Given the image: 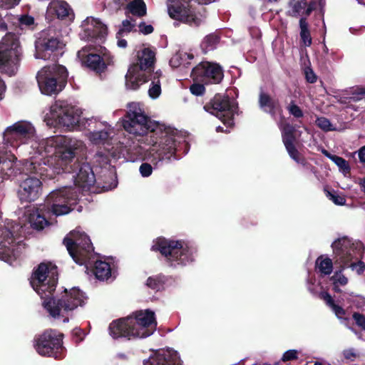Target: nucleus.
I'll use <instances>...</instances> for the list:
<instances>
[{"label":"nucleus","mask_w":365,"mask_h":365,"mask_svg":"<svg viewBox=\"0 0 365 365\" xmlns=\"http://www.w3.org/2000/svg\"><path fill=\"white\" fill-rule=\"evenodd\" d=\"M4 143L18 149L30 144V160L24 165L26 174L52 179L63 172H71L68 165L85 148L83 141L65 135L40 139L34 125L21 120L7 126L3 133Z\"/></svg>","instance_id":"f257e3e1"},{"label":"nucleus","mask_w":365,"mask_h":365,"mask_svg":"<svg viewBox=\"0 0 365 365\" xmlns=\"http://www.w3.org/2000/svg\"><path fill=\"white\" fill-rule=\"evenodd\" d=\"M124 130L132 134L138 143L150 148H134V153L158 167L164 163L177 160L176 129L152 121L145 114L139 103L128 105V111L122 120Z\"/></svg>","instance_id":"f03ea898"},{"label":"nucleus","mask_w":365,"mask_h":365,"mask_svg":"<svg viewBox=\"0 0 365 365\" xmlns=\"http://www.w3.org/2000/svg\"><path fill=\"white\" fill-rule=\"evenodd\" d=\"M156 326L153 312L140 310L128 317L113 321L109 326V333L113 339L145 338L154 333Z\"/></svg>","instance_id":"7ed1b4c3"},{"label":"nucleus","mask_w":365,"mask_h":365,"mask_svg":"<svg viewBox=\"0 0 365 365\" xmlns=\"http://www.w3.org/2000/svg\"><path fill=\"white\" fill-rule=\"evenodd\" d=\"M81 114L80 108L66 101H57L44 111L43 121L49 127L83 130V124L88 118H81Z\"/></svg>","instance_id":"20e7f679"},{"label":"nucleus","mask_w":365,"mask_h":365,"mask_svg":"<svg viewBox=\"0 0 365 365\" xmlns=\"http://www.w3.org/2000/svg\"><path fill=\"white\" fill-rule=\"evenodd\" d=\"M332 248L335 255V263L339 264L341 269L336 271L331 277L333 289L340 292V287H344L348 283V278L342 274V270L353 259H358L362 255V245L361 242H353L350 239L344 237L335 240L332 243Z\"/></svg>","instance_id":"39448f33"},{"label":"nucleus","mask_w":365,"mask_h":365,"mask_svg":"<svg viewBox=\"0 0 365 365\" xmlns=\"http://www.w3.org/2000/svg\"><path fill=\"white\" fill-rule=\"evenodd\" d=\"M58 282V271L51 262L41 263L34 271L30 284L42 300L44 307L46 302L53 304L56 299L52 297Z\"/></svg>","instance_id":"423d86ee"},{"label":"nucleus","mask_w":365,"mask_h":365,"mask_svg":"<svg viewBox=\"0 0 365 365\" xmlns=\"http://www.w3.org/2000/svg\"><path fill=\"white\" fill-rule=\"evenodd\" d=\"M173 267L185 266L194 260V249L183 240L158 238L152 246Z\"/></svg>","instance_id":"0eeeda50"},{"label":"nucleus","mask_w":365,"mask_h":365,"mask_svg":"<svg viewBox=\"0 0 365 365\" xmlns=\"http://www.w3.org/2000/svg\"><path fill=\"white\" fill-rule=\"evenodd\" d=\"M87 300V297L77 287L67 290L61 298L56 299L53 304L46 302L44 309L54 319H62L63 322H68L69 314L78 308L83 307Z\"/></svg>","instance_id":"6e6552de"},{"label":"nucleus","mask_w":365,"mask_h":365,"mask_svg":"<svg viewBox=\"0 0 365 365\" xmlns=\"http://www.w3.org/2000/svg\"><path fill=\"white\" fill-rule=\"evenodd\" d=\"M22 50L19 37L7 33L0 41V70L10 76L16 73Z\"/></svg>","instance_id":"1a4fd4ad"},{"label":"nucleus","mask_w":365,"mask_h":365,"mask_svg":"<svg viewBox=\"0 0 365 365\" xmlns=\"http://www.w3.org/2000/svg\"><path fill=\"white\" fill-rule=\"evenodd\" d=\"M78 195L75 188L62 187L51 191L46 197L43 207L56 216L67 215L75 208Z\"/></svg>","instance_id":"9d476101"},{"label":"nucleus","mask_w":365,"mask_h":365,"mask_svg":"<svg viewBox=\"0 0 365 365\" xmlns=\"http://www.w3.org/2000/svg\"><path fill=\"white\" fill-rule=\"evenodd\" d=\"M68 76L66 67L54 64L43 67L36 75V80L41 93L47 96L57 94L63 87Z\"/></svg>","instance_id":"9b49d317"},{"label":"nucleus","mask_w":365,"mask_h":365,"mask_svg":"<svg viewBox=\"0 0 365 365\" xmlns=\"http://www.w3.org/2000/svg\"><path fill=\"white\" fill-rule=\"evenodd\" d=\"M63 243L73 261L80 264L88 267L90 255L93 248L89 237L79 230H76L69 233Z\"/></svg>","instance_id":"f8f14e48"},{"label":"nucleus","mask_w":365,"mask_h":365,"mask_svg":"<svg viewBox=\"0 0 365 365\" xmlns=\"http://www.w3.org/2000/svg\"><path fill=\"white\" fill-rule=\"evenodd\" d=\"M204 109L221 120L228 128L234 125L233 117L237 113V103L234 98L217 94L209 104L204 106Z\"/></svg>","instance_id":"ddd939ff"},{"label":"nucleus","mask_w":365,"mask_h":365,"mask_svg":"<svg viewBox=\"0 0 365 365\" xmlns=\"http://www.w3.org/2000/svg\"><path fill=\"white\" fill-rule=\"evenodd\" d=\"M62 340V334L56 330H47L35 338L34 347L41 356L61 359L64 356Z\"/></svg>","instance_id":"4468645a"},{"label":"nucleus","mask_w":365,"mask_h":365,"mask_svg":"<svg viewBox=\"0 0 365 365\" xmlns=\"http://www.w3.org/2000/svg\"><path fill=\"white\" fill-rule=\"evenodd\" d=\"M77 56L83 67L96 73L104 71L107 64L111 61L110 53L105 47L102 46L98 48H83L78 52Z\"/></svg>","instance_id":"2eb2a0df"},{"label":"nucleus","mask_w":365,"mask_h":365,"mask_svg":"<svg viewBox=\"0 0 365 365\" xmlns=\"http://www.w3.org/2000/svg\"><path fill=\"white\" fill-rule=\"evenodd\" d=\"M192 0H168L167 6L169 16L175 20L187 23L191 26H199L202 21L201 16L195 12Z\"/></svg>","instance_id":"dca6fc26"},{"label":"nucleus","mask_w":365,"mask_h":365,"mask_svg":"<svg viewBox=\"0 0 365 365\" xmlns=\"http://www.w3.org/2000/svg\"><path fill=\"white\" fill-rule=\"evenodd\" d=\"M83 125V130L88 131L86 136L91 143L94 145H108L115 135L113 127L105 121L98 120L96 118H88Z\"/></svg>","instance_id":"f3484780"},{"label":"nucleus","mask_w":365,"mask_h":365,"mask_svg":"<svg viewBox=\"0 0 365 365\" xmlns=\"http://www.w3.org/2000/svg\"><path fill=\"white\" fill-rule=\"evenodd\" d=\"M65 44L60 39L54 29L42 31L36 41V58L47 59L55 51H62Z\"/></svg>","instance_id":"a211bd4d"},{"label":"nucleus","mask_w":365,"mask_h":365,"mask_svg":"<svg viewBox=\"0 0 365 365\" xmlns=\"http://www.w3.org/2000/svg\"><path fill=\"white\" fill-rule=\"evenodd\" d=\"M192 76L194 81L203 84L218 83L223 78V71L217 63L202 61L192 69Z\"/></svg>","instance_id":"6ab92c4d"},{"label":"nucleus","mask_w":365,"mask_h":365,"mask_svg":"<svg viewBox=\"0 0 365 365\" xmlns=\"http://www.w3.org/2000/svg\"><path fill=\"white\" fill-rule=\"evenodd\" d=\"M20 245L14 244L13 233L7 227H0V259L13 264L19 256Z\"/></svg>","instance_id":"aec40b11"},{"label":"nucleus","mask_w":365,"mask_h":365,"mask_svg":"<svg viewBox=\"0 0 365 365\" xmlns=\"http://www.w3.org/2000/svg\"><path fill=\"white\" fill-rule=\"evenodd\" d=\"M41 182L36 177H29L24 180L18 190L21 201L31 202L38 197L41 193Z\"/></svg>","instance_id":"412c9836"},{"label":"nucleus","mask_w":365,"mask_h":365,"mask_svg":"<svg viewBox=\"0 0 365 365\" xmlns=\"http://www.w3.org/2000/svg\"><path fill=\"white\" fill-rule=\"evenodd\" d=\"M279 127L282 132L283 143L289 157L296 163L304 165L306 163L305 160L299 158V153L294 145L295 140L294 127L288 123H282L279 125Z\"/></svg>","instance_id":"4be33fe9"},{"label":"nucleus","mask_w":365,"mask_h":365,"mask_svg":"<svg viewBox=\"0 0 365 365\" xmlns=\"http://www.w3.org/2000/svg\"><path fill=\"white\" fill-rule=\"evenodd\" d=\"M44 212H47V209L43 207V205H40L39 207H29L25 211L24 217L31 227L41 230L48 225Z\"/></svg>","instance_id":"5701e85b"},{"label":"nucleus","mask_w":365,"mask_h":365,"mask_svg":"<svg viewBox=\"0 0 365 365\" xmlns=\"http://www.w3.org/2000/svg\"><path fill=\"white\" fill-rule=\"evenodd\" d=\"M81 27L88 38L101 39L107 34L106 25L92 16L87 17L82 22Z\"/></svg>","instance_id":"b1692460"},{"label":"nucleus","mask_w":365,"mask_h":365,"mask_svg":"<svg viewBox=\"0 0 365 365\" xmlns=\"http://www.w3.org/2000/svg\"><path fill=\"white\" fill-rule=\"evenodd\" d=\"M73 16L70 6L64 1L55 0L49 3L46 12V19L51 21L54 18L64 19Z\"/></svg>","instance_id":"393cba45"},{"label":"nucleus","mask_w":365,"mask_h":365,"mask_svg":"<svg viewBox=\"0 0 365 365\" xmlns=\"http://www.w3.org/2000/svg\"><path fill=\"white\" fill-rule=\"evenodd\" d=\"M150 365H181L178 352L173 349L160 350L148 359Z\"/></svg>","instance_id":"a878e982"},{"label":"nucleus","mask_w":365,"mask_h":365,"mask_svg":"<svg viewBox=\"0 0 365 365\" xmlns=\"http://www.w3.org/2000/svg\"><path fill=\"white\" fill-rule=\"evenodd\" d=\"M78 171L73 175L75 184L83 188H89L96 181L94 173L88 163L78 165Z\"/></svg>","instance_id":"bb28decb"},{"label":"nucleus","mask_w":365,"mask_h":365,"mask_svg":"<svg viewBox=\"0 0 365 365\" xmlns=\"http://www.w3.org/2000/svg\"><path fill=\"white\" fill-rule=\"evenodd\" d=\"M148 81L144 72L140 71L138 65H132L125 76V86L128 89L136 90L140 85Z\"/></svg>","instance_id":"cd10ccee"},{"label":"nucleus","mask_w":365,"mask_h":365,"mask_svg":"<svg viewBox=\"0 0 365 365\" xmlns=\"http://www.w3.org/2000/svg\"><path fill=\"white\" fill-rule=\"evenodd\" d=\"M316 3L310 1L308 3L307 0H290L289 4V13L293 16H309L315 9Z\"/></svg>","instance_id":"c85d7f7f"},{"label":"nucleus","mask_w":365,"mask_h":365,"mask_svg":"<svg viewBox=\"0 0 365 365\" xmlns=\"http://www.w3.org/2000/svg\"><path fill=\"white\" fill-rule=\"evenodd\" d=\"M138 63L140 71L144 72L150 71L153 68L155 62V53L149 48H144L139 51L137 54Z\"/></svg>","instance_id":"c756f323"},{"label":"nucleus","mask_w":365,"mask_h":365,"mask_svg":"<svg viewBox=\"0 0 365 365\" xmlns=\"http://www.w3.org/2000/svg\"><path fill=\"white\" fill-rule=\"evenodd\" d=\"M259 105L263 111L269 113L272 116H274L279 108L278 101L264 92L259 94Z\"/></svg>","instance_id":"7c9ffc66"},{"label":"nucleus","mask_w":365,"mask_h":365,"mask_svg":"<svg viewBox=\"0 0 365 365\" xmlns=\"http://www.w3.org/2000/svg\"><path fill=\"white\" fill-rule=\"evenodd\" d=\"M194 56L192 53L184 51H178L171 57L170 60V65L173 68L187 66L190 64Z\"/></svg>","instance_id":"2f4dec72"},{"label":"nucleus","mask_w":365,"mask_h":365,"mask_svg":"<svg viewBox=\"0 0 365 365\" xmlns=\"http://www.w3.org/2000/svg\"><path fill=\"white\" fill-rule=\"evenodd\" d=\"M162 73L157 71L150 75L148 81H150V86L148 89V96L152 99H157L161 94L160 77Z\"/></svg>","instance_id":"473e14b6"},{"label":"nucleus","mask_w":365,"mask_h":365,"mask_svg":"<svg viewBox=\"0 0 365 365\" xmlns=\"http://www.w3.org/2000/svg\"><path fill=\"white\" fill-rule=\"evenodd\" d=\"M93 273L99 280H107L112 277V269L109 263L97 260L95 262Z\"/></svg>","instance_id":"72a5a7b5"},{"label":"nucleus","mask_w":365,"mask_h":365,"mask_svg":"<svg viewBox=\"0 0 365 365\" xmlns=\"http://www.w3.org/2000/svg\"><path fill=\"white\" fill-rule=\"evenodd\" d=\"M315 267L321 274L329 275L333 270V262L331 259L321 256L316 260Z\"/></svg>","instance_id":"f704fd0d"},{"label":"nucleus","mask_w":365,"mask_h":365,"mask_svg":"<svg viewBox=\"0 0 365 365\" xmlns=\"http://www.w3.org/2000/svg\"><path fill=\"white\" fill-rule=\"evenodd\" d=\"M299 28L300 38L302 44L306 47L310 46L312 42V37L309 30L308 23L304 17L301 18L299 20Z\"/></svg>","instance_id":"c9c22d12"},{"label":"nucleus","mask_w":365,"mask_h":365,"mask_svg":"<svg viewBox=\"0 0 365 365\" xmlns=\"http://www.w3.org/2000/svg\"><path fill=\"white\" fill-rule=\"evenodd\" d=\"M127 9L130 13L138 16H143L146 14V6L143 0H133L130 1Z\"/></svg>","instance_id":"e433bc0d"},{"label":"nucleus","mask_w":365,"mask_h":365,"mask_svg":"<svg viewBox=\"0 0 365 365\" xmlns=\"http://www.w3.org/2000/svg\"><path fill=\"white\" fill-rule=\"evenodd\" d=\"M218 43L219 36L215 34H210L203 38L200 46L202 51L207 53L216 48Z\"/></svg>","instance_id":"4c0bfd02"},{"label":"nucleus","mask_w":365,"mask_h":365,"mask_svg":"<svg viewBox=\"0 0 365 365\" xmlns=\"http://www.w3.org/2000/svg\"><path fill=\"white\" fill-rule=\"evenodd\" d=\"M165 282V277L163 275H155L150 277L146 281V285L155 290H160L163 287Z\"/></svg>","instance_id":"58836bf2"},{"label":"nucleus","mask_w":365,"mask_h":365,"mask_svg":"<svg viewBox=\"0 0 365 365\" xmlns=\"http://www.w3.org/2000/svg\"><path fill=\"white\" fill-rule=\"evenodd\" d=\"M135 25V21L131 19H125L123 21L122 25L116 34V38L123 37L130 32L134 29Z\"/></svg>","instance_id":"ea45409f"},{"label":"nucleus","mask_w":365,"mask_h":365,"mask_svg":"<svg viewBox=\"0 0 365 365\" xmlns=\"http://www.w3.org/2000/svg\"><path fill=\"white\" fill-rule=\"evenodd\" d=\"M316 125L324 132L336 130V128L332 125L330 120L325 117H318L316 119Z\"/></svg>","instance_id":"a19ab883"},{"label":"nucleus","mask_w":365,"mask_h":365,"mask_svg":"<svg viewBox=\"0 0 365 365\" xmlns=\"http://www.w3.org/2000/svg\"><path fill=\"white\" fill-rule=\"evenodd\" d=\"M334 159L332 162H334L339 170L344 174L346 175L350 171V166L348 162L341 157L336 155L335 157H332Z\"/></svg>","instance_id":"79ce46f5"},{"label":"nucleus","mask_w":365,"mask_h":365,"mask_svg":"<svg viewBox=\"0 0 365 365\" xmlns=\"http://www.w3.org/2000/svg\"><path fill=\"white\" fill-rule=\"evenodd\" d=\"M19 22L21 28H31L34 24V19L29 15H22L19 18Z\"/></svg>","instance_id":"37998d69"},{"label":"nucleus","mask_w":365,"mask_h":365,"mask_svg":"<svg viewBox=\"0 0 365 365\" xmlns=\"http://www.w3.org/2000/svg\"><path fill=\"white\" fill-rule=\"evenodd\" d=\"M298 358V351L296 349H289L285 351L282 357V361L284 362L288 361L295 360Z\"/></svg>","instance_id":"c03bdc74"},{"label":"nucleus","mask_w":365,"mask_h":365,"mask_svg":"<svg viewBox=\"0 0 365 365\" xmlns=\"http://www.w3.org/2000/svg\"><path fill=\"white\" fill-rule=\"evenodd\" d=\"M287 110L289 113L295 118H301L303 116V112L301 108L293 102L289 105Z\"/></svg>","instance_id":"a18cd8bd"},{"label":"nucleus","mask_w":365,"mask_h":365,"mask_svg":"<svg viewBox=\"0 0 365 365\" xmlns=\"http://www.w3.org/2000/svg\"><path fill=\"white\" fill-rule=\"evenodd\" d=\"M139 171L143 178H147L152 174L153 167L150 163H144L140 166Z\"/></svg>","instance_id":"49530a36"},{"label":"nucleus","mask_w":365,"mask_h":365,"mask_svg":"<svg viewBox=\"0 0 365 365\" xmlns=\"http://www.w3.org/2000/svg\"><path fill=\"white\" fill-rule=\"evenodd\" d=\"M327 197L336 205H343L346 202V200L343 196L327 192Z\"/></svg>","instance_id":"de8ad7c7"},{"label":"nucleus","mask_w":365,"mask_h":365,"mask_svg":"<svg viewBox=\"0 0 365 365\" xmlns=\"http://www.w3.org/2000/svg\"><path fill=\"white\" fill-rule=\"evenodd\" d=\"M190 92L195 96H201L205 92V87L202 83H193L190 87Z\"/></svg>","instance_id":"09e8293b"},{"label":"nucleus","mask_w":365,"mask_h":365,"mask_svg":"<svg viewBox=\"0 0 365 365\" xmlns=\"http://www.w3.org/2000/svg\"><path fill=\"white\" fill-rule=\"evenodd\" d=\"M353 318L355 320L356 324L362 329L365 330V316L360 313L355 312L353 314Z\"/></svg>","instance_id":"8fccbe9b"},{"label":"nucleus","mask_w":365,"mask_h":365,"mask_svg":"<svg viewBox=\"0 0 365 365\" xmlns=\"http://www.w3.org/2000/svg\"><path fill=\"white\" fill-rule=\"evenodd\" d=\"M21 0H0V7L11 9L19 4Z\"/></svg>","instance_id":"3c124183"},{"label":"nucleus","mask_w":365,"mask_h":365,"mask_svg":"<svg viewBox=\"0 0 365 365\" xmlns=\"http://www.w3.org/2000/svg\"><path fill=\"white\" fill-rule=\"evenodd\" d=\"M349 267L352 270L356 271L358 274H362L365 269V264L361 261H359L356 263H351Z\"/></svg>","instance_id":"603ef678"},{"label":"nucleus","mask_w":365,"mask_h":365,"mask_svg":"<svg viewBox=\"0 0 365 365\" xmlns=\"http://www.w3.org/2000/svg\"><path fill=\"white\" fill-rule=\"evenodd\" d=\"M139 31L143 34H150L153 31V27L151 25H147L144 22L139 24Z\"/></svg>","instance_id":"864d4df0"},{"label":"nucleus","mask_w":365,"mask_h":365,"mask_svg":"<svg viewBox=\"0 0 365 365\" xmlns=\"http://www.w3.org/2000/svg\"><path fill=\"white\" fill-rule=\"evenodd\" d=\"M331 307L338 318L341 319L345 314V311L342 307L337 306L335 304H333Z\"/></svg>","instance_id":"5fc2aeb1"},{"label":"nucleus","mask_w":365,"mask_h":365,"mask_svg":"<svg viewBox=\"0 0 365 365\" xmlns=\"http://www.w3.org/2000/svg\"><path fill=\"white\" fill-rule=\"evenodd\" d=\"M320 297L322 299H324L329 307H331L333 304H334L331 295L327 292H321Z\"/></svg>","instance_id":"6e6d98bb"},{"label":"nucleus","mask_w":365,"mask_h":365,"mask_svg":"<svg viewBox=\"0 0 365 365\" xmlns=\"http://www.w3.org/2000/svg\"><path fill=\"white\" fill-rule=\"evenodd\" d=\"M305 74L308 82L314 83L317 81V76L312 69H307Z\"/></svg>","instance_id":"4d7b16f0"},{"label":"nucleus","mask_w":365,"mask_h":365,"mask_svg":"<svg viewBox=\"0 0 365 365\" xmlns=\"http://www.w3.org/2000/svg\"><path fill=\"white\" fill-rule=\"evenodd\" d=\"M128 359H129V355L128 354L123 353V352L117 353L115 356V359L118 362H123V361H128Z\"/></svg>","instance_id":"13d9d810"},{"label":"nucleus","mask_w":365,"mask_h":365,"mask_svg":"<svg viewBox=\"0 0 365 365\" xmlns=\"http://www.w3.org/2000/svg\"><path fill=\"white\" fill-rule=\"evenodd\" d=\"M343 355H344V358H346V359H349V360H353L356 356V354H355L354 349H351L344 350L343 351Z\"/></svg>","instance_id":"bf43d9fd"},{"label":"nucleus","mask_w":365,"mask_h":365,"mask_svg":"<svg viewBox=\"0 0 365 365\" xmlns=\"http://www.w3.org/2000/svg\"><path fill=\"white\" fill-rule=\"evenodd\" d=\"M359 158L361 162L365 163V146H363L359 149Z\"/></svg>","instance_id":"052dcab7"},{"label":"nucleus","mask_w":365,"mask_h":365,"mask_svg":"<svg viewBox=\"0 0 365 365\" xmlns=\"http://www.w3.org/2000/svg\"><path fill=\"white\" fill-rule=\"evenodd\" d=\"M117 38V45L118 47L124 48L127 46V41L125 39L121 38V37Z\"/></svg>","instance_id":"680f3d73"},{"label":"nucleus","mask_w":365,"mask_h":365,"mask_svg":"<svg viewBox=\"0 0 365 365\" xmlns=\"http://www.w3.org/2000/svg\"><path fill=\"white\" fill-rule=\"evenodd\" d=\"M322 153L326 156L329 159H330L331 161L333 160V158L332 157H335L336 155H331V153H329L327 150H322Z\"/></svg>","instance_id":"e2e57ef3"},{"label":"nucleus","mask_w":365,"mask_h":365,"mask_svg":"<svg viewBox=\"0 0 365 365\" xmlns=\"http://www.w3.org/2000/svg\"><path fill=\"white\" fill-rule=\"evenodd\" d=\"M200 4H209L214 2L215 0H196Z\"/></svg>","instance_id":"0e129e2a"},{"label":"nucleus","mask_w":365,"mask_h":365,"mask_svg":"<svg viewBox=\"0 0 365 365\" xmlns=\"http://www.w3.org/2000/svg\"><path fill=\"white\" fill-rule=\"evenodd\" d=\"M359 184L361 186V190H363V192L365 193V178L360 179L359 182Z\"/></svg>","instance_id":"69168bd1"},{"label":"nucleus","mask_w":365,"mask_h":365,"mask_svg":"<svg viewBox=\"0 0 365 365\" xmlns=\"http://www.w3.org/2000/svg\"><path fill=\"white\" fill-rule=\"evenodd\" d=\"M117 186V182L115 180L110 185L107 186L106 188L107 190H112Z\"/></svg>","instance_id":"338daca9"},{"label":"nucleus","mask_w":365,"mask_h":365,"mask_svg":"<svg viewBox=\"0 0 365 365\" xmlns=\"http://www.w3.org/2000/svg\"><path fill=\"white\" fill-rule=\"evenodd\" d=\"M216 130H217V132H226V133L228 132L227 130H224L223 127H221V126H217L216 128Z\"/></svg>","instance_id":"774afa93"}]
</instances>
